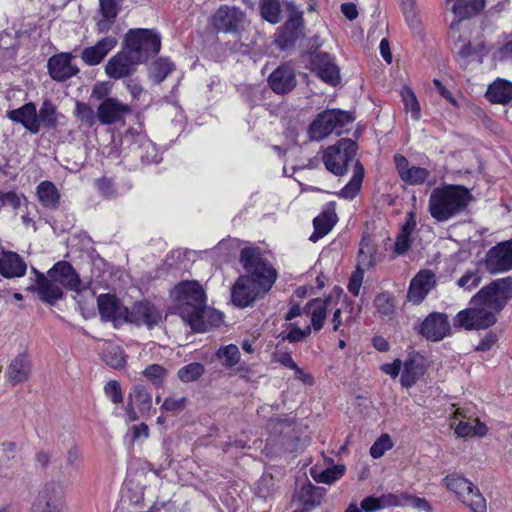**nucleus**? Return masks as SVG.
Instances as JSON below:
<instances>
[{
    "mask_svg": "<svg viewBox=\"0 0 512 512\" xmlns=\"http://www.w3.org/2000/svg\"><path fill=\"white\" fill-rule=\"evenodd\" d=\"M311 70L325 83L336 86L340 83V70L334 60L325 52H315L310 56Z\"/></svg>",
    "mask_w": 512,
    "mask_h": 512,
    "instance_id": "obj_13",
    "label": "nucleus"
},
{
    "mask_svg": "<svg viewBox=\"0 0 512 512\" xmlns=\"http://www.w3.org/2000/svg\"><path fill=\"white\" fill-rule=\"evenodd\" d=\"M139 63L123 48L112 56L105 65V73L110 79L119 80L130 77Z\"/></svg>",
    "mask_w": 512,
    "mask_h": 512,
    "instance_id": "obj_15",
    "label": "nucleus"
},
{
    "mask_svg": "<svg viewBox=\"0 0 512 512\" xmlns=\"http://www.w3.org/2000/svg\"><path fill=\"white\" fill-rule=\"evenodd\" d=\"M204 372L205 368L201 363L193 362L181 367L177 376L182 382L189 383L198 380Z\"/></svg>",
    "mask_w": 512,
    "mask_h": 512,
    "instance_id": "obj_47",
    "label": "nucleus"
},
{
    "mask_svg": "<svg viewBox=\"0 0 512 512\" xmlns=\"http://www.w3.org/2000/svg\"><path fill=\"white\" fill-rule=\"evenodd\" d=\"M400 3L409 27L418 32L421 22L415 9V0H400Z\"/></svg>",
    "mask_w": 512,
    "mask_h": 512,
    "instance_id": "obj_49",
    "label": "nucleus"
},
{
    "mask_svg": "<svg viewBox=\"0 0 512 512\" xmlns=\"http://www.w3.org/2000/svg\"><path fill=\"white\" fill-rule=\"evenodd\" d=\"M76 116L84 123L92 126L95 124L96 116L94 110L85 103H77L75 109Z\"/></svg>",
    "mask_w": 512,
    "mask_h": 512,
    "instance_id": "obj_61",
    "label": "nucleus"
},
{
    "mask_svg": "<svg viewBox=\"0 0 512 512\" xmlns=\"http://www.w3.org/2000/svg\"><path fill=\"white\" fill-rule=\"evenodd\" d=\"M143 375L151 381L154 386L160 387L167 376V370L159 364H152L145 368Z\"/></svg>",
    "mask_w": 512,
    "mask_h": 512,
    "instance_id": "obj_54",
    "label": "nucleus"
},
{
    "mask_svg": "<svg viewBox=\"0 0 512 512\" xmlns=\"http://www.w3.org/2000/svg\"><path fill=\"white\" fill-rule=\"evenodd\" d=\"M187 404V398L184 396L177 397L175 395H171L167 397L163 404L161 405L160 409L162 411H169L173 413L180 412L184 410Z\"/></svg>",
    "mask_w": 512,
    "mask_h": 512,
    "instance_id": "obj_57",
    "label": "nucleus"
},
{
    "mask_svg": "<svg viewBox=\"0 0 512 512\" xmlns=\"http://www.w3.org/2000/svg\"><path fill=\"white\" fill-rule=\"evenodd\" d=\"M353 118L348 112L342 110H326L320 113L309 126V136L312 140H322L335 132L340 135L343 128L351 123Z\"/></svg>",
    "mask_w": 512,
    "mask_h": 512,
    "instance_id": "obj_7",
    "label": "nucleus"
},
{
    "mask_svg": "<svg viewBox=\"0 0 512 512\" xmlns=\"http://www.w3.org/2000/svg\"><path fill=\"white\" fill-rule=\"evenodd\" d=\"M162 319V313L150 302H136L130 309H127V322L138 326L145 325L152 328Z\"/></svg>",
    "mask_w": 512,
    "mask_h": 512,
    "instance_id": "obj_17",
    "label": "nucleus"
},
{
    "mask_svg": "<svg viewBox=\"0 0 512 512\" xmlns=\"http://www.w3.org/2000/svg\"><path fill=\"white\" fill-rule=\"evenodd\" d=\"M311 334V326L307 325L303 329L291 323L288 326V332L281 334L283 340H288L290 343H297L303 341Z\"/></svg>",
    "mask_w": 512,
    "mask_h": 512,
    "instance_id": "obj_53",
    "label": "nucleus"
},
{
    "mask_svg": "<svg viewBox=\"0 0 512 512\" xmlns=\"http://www.w3.org/2000/svg\"><path fill=\"white\" fill-rule=\"evenodd\" d=\"M102 359L104 362L114 369L123 368L126 364V356L124 351L116 345L108 344L103 352Z\"/></svg>",
    "mask_w": 512,
    "mask_h": 512,
    "instance_id": "obj_44",
    "label": "nucleus"
},
{
    "mask_svg": "<svg viewBox=\"0 0 512 512\" xmlns=\"http://www.w3.org/2000/svg\"><path fill=\"white\" fill-rule=\"evenodd\" d=\"M487 432V427L478 419L467 418L460 420L455 425V433L460 437L467 436H484Z\"/></svg>",
    "mask_w": 512,
    "mask_h": 512,
    "instance_id": "obj_37",
    "label": "nucleus"
},
{
    "mask_svg": "<svg viewBox=\"0 0 512 512\" xmlns=\"http://www.w3.org/2000/svg\"><path fill=\"white\" fill-rule=\"evenodd\" d=\"M39 202L47 208L54 209L58 206L60 193L51 181H42L36 188Z\"/></svg>",
    "mask_w": 512,
    "mask_h": 512,
    "instance_id": "obj_36",
    "label": "nucleus"
},
{
    "mask_svg": "<svg viewBox=\"0 0 512 512\" xmlns=\"http://www.w3.org/2000/svg\"><path fill=\"white\" fill-rule=\"evenodd\" d=\"M451 332L448 317L444 313L433 312L429 314L420 325L419 333L427 340L440 341Z\"/></svg>",
    "mask_w": 512,
    "mask_h": 512,
    "instance_id": "obj_16",
    "label": "nucleus"
},
{
    "mask_svg": "<svg viewBox=\"0 0 512 512\" xmlns=\"http://www.w3.org/2000/svg\"><path fill=\"white\" fill-rule=\"evenodd\" d=\"M429 176L430 172L427 169L412 166L406 172H404L401 180L409 185H420L423 184Z\"/></svg>",
    "mask_w": 512,
    "mask_h": 512,
    "instance_id": "obj_50",
    "label": "nucleus"
},
{
    "mask_svg": "<svg viewBox=\"0 0 512 512\" xmlns=\"http://www.w3.org/2000/svg\"><path fill=\"white\" fill-rule=\"evenodd\" d=\"M268 429L275 435L278 434L290 438L294 435L295 423L288 418H273L268 423Z\"/></svg>",
    "mask_w": 512,
    "mask_h": 512,
    "instance_id": "obj_46",
    "label": "nucleus"
},
{
    "mask_svg": "<svg viewBox=\"0 0 512 512\" xmlns=\"http://www.w3.org/2000/svg\"><path fill=\"white\" fill-rule=\"evenodd\" d=\"M485 6V0H458L452 6L453 13L459 18L451 24V37L456 39L460 20L478 14Z\"/></svg>",
    "mask_w": 512,
    "mask_h": 512,
    "instance_id": "obj_30",
    "label": "nucleus"
},
{
    "mask_svg": "<svg viewBox=\"0 0 512 512\" xmlns=\"http://www.w3.org/2000/svg\"><path fill=\"white\" fill-rule=\"evenodd\" d=\"M425 373V366L419 359L410 357L403 363L401 385L406 388L413 386Z\"/></svg>",
    "mask_w": 512,
    "mask_h": 512,
    "instance_id": "obj_34",
    "label": "nucleus"
},
{
    "mask_svg": "<svg viewBox=\"0 0 512 512\" xmlns=\"http://www.w3.org/2000/svg\"><path fill=\"white\" fill-rule=\"evenodd\" d=\"M392 447L391 439L387 434L381 435L371 446L370 455L374 458H380L384 455L385 451Z\"/></svg>",
    "mask_w": 512,
    "mask_h": 512,
    "instance_id": "obj_60",
    "label": "nucleus"
},
{
    "mask_svg": "<svg viewBox=\"0 0 512 512\" xmlns=\"http://www.w3.org/2000/svg\"><path fill=\"white\" fill-rule=\"evenodd\" d=\"M472 196L461 185H444L435 188L429 197V212L439 222H444L466 209Z\"/></svg>",
    "mask_w": 512,
    "mask_h": 512,
    "instance_id": "obj_2",
    "label": "nucleus"
},
{
    "mask_svg": "<svg viewBox=\"0 0 512 512\" xmlns=\"http://www.w3.org/2000/svg\"><path fill=\"white\" fill-rule=\"evenodd\" d=\"M117 43L115 36H105L97 41L95 45L84 48L80 57L86 65L96 66L116 47Z\"/></svg>",
    "mask_w": 512,
    "mask_h": 512,
    "instance_id": "obj_23",
    "label": "nucleus"
},
{
    "mask_svg": "<svg viewBox=\"0 0 512 512\" xmlns=\"http://www.w3.org/2000/svg\"><path fill=\"white\" fill-rule=\"evenodd\" d=\"M28 289L36 292L43 302L50 305H54L64 297L60 284L44 274H38V284L30 286Z\"/></svg>",
    "mask_w": 512,
    "mask_h": 512,
    "instance_id": "obj_24",
    "label": "nucleus"
},
{
    "mask_svg": "<svg viewBox=\"0 0 512 512\" xmlns=\"http://www.w3.org/2000/svg\"><path fill=\"white\" fill-rule=\"evenodd\" d=\"M36 119L38 120L39 130L41 126L46 128H55L57 125V112L56 107L52 104L51 101L45 100L39 110V113L36 112Z\"/></svg>",
    "mask_w": 512,
    "mask_h": 512,
    "instance_id": "obj_41",
    "label": "nucleus"
},
{
    "mask_svg": "<svg viewBox=\"0 0 512 512\" xmlns=\"http://www.w3.org/2000/svg\"><path fill=\"white\" fill-rule=\"evenodd\" d=\"M100 13L101 18L96 22L95 29L101 34L106 33L111 29L119 12L100 10Z\"/></svg>",
    "mask_w": 512,
    "mask_h": 512,
    "instance_id": "obj_56",
    "label": "nucleus"
},
{
    "mask_svg": "<svg viewBox=\"0 0 512 512\" xmlns=\"http://www.w3.org/2000/svg\"><path fill=\"white\" fill-rule=\"evenodd\" d=\"M364 169L358 160L355 161L354 175L339 192V196L344 199H353L359 192L363 181Z\"/></svg>",
    "mask_w": 512,
    "mask_h": 512,
    "instance_id": "obj_38",
    "label": "nucleus"
},
{
    "mask_svg": "<svg viewBox=\"0 0 512 512\" xmlns=\"http://www.w3.org/2000/svg\"><path fill=\"white\" fill-rule=\"evenodd\" d=\"M344 472L345 467L343 465H335L321 471L318 475H313V478L315 481L320 483L332 484L336 480L340 479Z\"/></svg>",
    "mask_w": 512,
    "mask_h": 512,
    "instance_id": "obj_51",
    "label": "nucleus"
},
{
    "mask_svg": "<svg viewBox=\"0 0 512 512\" xmlns=\"http://www.w3.org/2000/svg\"><path fill=\"white\" fill-rule=\"evenodd\" d=\"M261 17L271 24L280 22L281 6L278 0H261L259 4Z\"/></svg>",
    "mask_w": 512,
    "mask_h": 512,
    "instance_id": "obj_45",
    "label": "nucleus"
},
{
    "mask_svg": "<svg viewBox=\"0 0 512 512\" xmlns=\"http://www.w3.org/2000/svg\"><path fill=\"white\" fill-rule=\"evenodd\" d=\"M302 25V13H294L293 15H291L284 25L285 31L289 32L287 40H294L298 36Z\"/></svg>",
    "mask_w": 512,
    "mask_h": 512,
    "instance_id": "obj_58",
    "label": "nucleus"
},
{
    "mask_svg": "<svg viewBox=\"0 0 512 512\" xmlns=\"http://www.w3.org/2000/svg\"><path fill=\"white\" fill-rule=\"evenodd\" d=\"M27 264L16 252L8 251L0 257V274L8 279L20 278L26 274Z\"/></svg>",
    "mask_w": 512,
    "mask_h": 512,
    "instance_id": "obj_29",
    "label": "nucleus"
},
{
    "mask_svg": "<svg viewBox=\"0 0 512 512\" xmlns=\"http://www.w3.org/2000/svg\"><path fill=\"white\" fill-rule=\"evenodd\" d=\"M375 306L382 315H390L394 311V305L385 295H378L374 300Z\"/></svg>",
    "mask_w": 512,
    "mask_h": 512,
    "instance_id": "obj_64",
    "label": "nucleus"
},
{
    "mask_svg": "<svg viewBox=\"0 0 512 512\" xmlns=\"http://www.w3.org/2000/svg\"><path fill=\"white\" fill-rule=\"evenodd\" d=\"M294 70L288 65L279 66L268 78L270 88L277 94H286L296 86Z\"/></svg>",
    "mask_w": 512,
    "mask_h": 512,
    "instance_id": "obj_25",
    "label": "nucleus"
},
{
    "mask_svg": "<svg viewBox=\"0 0 512 512\" xmlns=\"http://www.w3.org/2000/svg\"><path fill=\"white\" fill-rule=\"evenodd\" d=\"M221 365L225 368H232L239 363L241 354L239 348L234 344L221 346L215 353Z\"/></svg>",
    "mask_w": 512,
    "mask_h": 512,
    "instance_id": "obj_43",
    "label": "nucleus"
},
{
    "mask_svg": "<svg viewBox=\"0 0 512 512\" xmlns=\"http://www.w3.org/2000/svg\"><path fill=\"white\" fill-rule=\"evenodd\" d=\"M376 252L377 248L372 239L369 236H363L360 242L358 265L364 268L373 266Z\"/></svg>",
    "mask_w": 512,
    "mask_h": 512,
    "instance_id": "obj_39",
    "label": "nucleus"
},
{
    "mask_svg": "<svg viewBox=\"0 0 512 512\" xmlns=\"http://www.w3.org/2000/svg\"><path fill=\"white\" fill-rule=\"evenodd\" d=\"M443 482L471 512H487V502L479 488L465 477L452 473Z\"/></svg>",
    "mask_w": 512,
    "mask_h": 512,
    "instance_id": "obj_5",
    "label": "nucleus"
},
{
    "mask_svg": "<svg viewBox=\"0 0 512 512\" xmlns=\"http://www.w3.org/2000/svg\"><path fill=\"white\" fill-rule=\"evenodd\" d=\"M397 504L396 497L393 495H389L387 497L383 498H376V497H366L361 501V508L365 512H375L379 509H381L385 504Z\"/></svg>",
    "mask_w": 512,
    "mask_h": 512,
    "instance_id": "obj_52",
    "label": "nucleus"
},
{
    "mask_svg": "<svg viewBox=\"0 0 512 512\" xmlns=\"http://www.w3.org/2000/svg\"><path fill=\"white\" fill-rule=\"evenodd\" d=\"M346 309H347V312L349 313V315L345 318V320H343L342 318V313H343V308H337L334 313H333V316H332V325H333V331L335 332H339L341 335H344V330L341 329L342 326H349L351 321H352V317H351V313H352V310H353V307L346 304Z\"/></svg>",
    "mask_w": 512,
    "mask_h": 512,
    "instance_id": "obj_55",
    "label": "nucleus"
},
{
    "mask_svg": "<svg viewBox=\"0 0 512 512\" xmlns=\"http://www.w3.org/2000/svg\"><path fill=\"white\" fill-rule=\"evenodd\" d=\"M123 48L141 64L159 53L161 37L152 29H130L125 35Z\"/></svg>",
    "mask_w": 512,
    "mask_h": 512,
    "instance_id": "obj_3",
    "label": "nucleus"
},
{
    "mask_svg": "<svg viewBox=\"0 0 512 512\" xmlns=\"http://www.w3.org/2000/svg\"><path fill=\"white\" fill-rule=\"evenodd\" d=\"M400 96L405 111L411 114V118L414 121H418L421 118V108L415 93L410 87L404 86L400 90Z\"/></svg>",
    "mask_w": 512,
    "mask_h": 512,
    "instance_id": "obj_42",
    "label": "nucleus"
},
{
    "mask_svg": "<svg viewBox=\"0 0 512 512\" xmlns=\"http://www.w3.org/2000/svg\"><path fill=\"white\" fill-rule=\"evenodd\" d=\"M30 374L31 362L29 357L25 354H20L16 356L11 361L6 371L7 380L12 385H16L18 383L28 380Z\"/></svg>",
    "mask_w": 512,
    "mask_h": 512,
    "instance_id": "obj_31",
    "label": "nucleus"
},
{
    "mask_svg": "<svg viewBox=\"0 0 512 512\" xmlns=\"http://www.w3.org/2000/svg\"><path fill=\"white\" fill-rule=\"evenodd\" d=\"M486 268L493 274L512 269V240L502 242L488 251Z\"/></svg>",
    "mask_w": 512,
    "mask_h": 512,
    "instance_id": "obj_19",
    "label": "nucleus"
},
{
    "mask_svg": "<svg viewBox=\"0 0 512 512\" xmlns=\"http://www.w3.org/2000/svg\"><path fill=\"white\" fill-rule=\"evenodd\" d=\"M337 221V215L334 208L324 210L314 221V232L310 235L309 239L312 242H317L331 231Z\"/></svg>",
    "mask_w": 512,
    "mask_h": 512,
    "instance_id": "obj_33",
    "label": "nucleus"
},
{
    "mask_svg": "<svg viewBox=\"0 0 512 512\" xmlns=\"http://www.w3.org/2000/svg\"><path fill=\"white\" fill-rule=\"evenodd\" d=\"M267 292L258 284L253 282L251 276H240L234 283L231 290L232 302L240 308L250 306L260 296L265 295Z\"/></svg>",
    "mask_w": 512,
    "mask_h": 512,
    "instance_id": "obj_11",
    "label": "nucleus"
},
{
    "mask_svg": "<svg viewBox=\"0 0 512 512\" xmlns=\"http://www.w3.org/2000/svg\"><path fill=\"white\" fill-rule=\"evenodd\" d=\"M355 156L356 143L352 139L342 138L324 151L323 162L328 171L341 176L347 172V167L354 161Z\"/></svg>",
    "mask_w": 512,
    "mask_h": 512,
    "instance_id": "obj_8",
    "label": "nucleus"
},
{
    "mask_svg": "<svg viewBox=\"0 0 512 512\" xmlns=\"http://www.w3.org/2000/svg\"><path fill=\"white\" fill-rule=\"evenodd\" d=\"M64 492V486L60 482H47L39 492L31 512H61L64 506Z\"/></svg>",
    "mask_w": 512,
    "mask_h": 512,
    "instance_id": "obj_10",
    "label": "nucleus"
},
{
    "mask_svg": "<svg viewBox=\"0 0 512 512\" xmlns=\"http://www.w3.org/2000/svg\"><path fill=\"white\" fill-rule=\"evenodd\" d=\"M7 118L14 123L21 124L32 134L39 133L38 120L36 119V105L32 102L23 106L7 111Z\"/></svg>",
    "mask_w": 512,
    "mask_h": 512,
    "instance_id": "obj_27",
    "label": "nucleus"
},
{
    "mask_svg": "<svg viewBox=\"0 0 512 512\" xmlns=\"http://www.w3.org/2000/svg\"><path fill=\"white\" fill-rule=\"evenodd\" d=\"M199 318L205 323L206 330L210 327H217L223 322V314L220 311L208 308L207 305H205Z\"/></svg>",
    "mask_w": 512,
    "mask_h": 512,
    "instance_id": "obj_59",
    "label": "nucleus"
},
{
    "mask_svg": "<svg viewBox=\"0 0 512 512\" xmlns=\"http://www.w3.org/2000/svg\"><path fill=\"white\" fill-rule=\"evenodd\" d=\"M245 19V13L236 6L222 5L214 13L212 23L215 29L225 33L238 31Z\"/></svg>",
    "mask_w": 512,
    "mask_h": 512,
    "instance_id": "obj_14",
    "label": "nucleus"
},
{
    "mask_svg": "<svg viewBox=\"0 0 512 512\" xmlns=\"http://www.w3.org/2000/svg\"><path fill=\"white\" fill-rule=\"evenodd\" d=\"M174 68V64L168 58L161 57L150 65L149 77L159 84L164 81Z\"/></svg>",
    "mask_w": 512,
    "mask_h": 512,
    "instance_id": "obj_40",
    "label": "nucleus"
},
{
    "mask_svg": "<svg viewBox=\"0 0 512 512\" xmlns=\"http://www.w3.org/2000/svg\"><path fill=\"white\" fill-rule=\"evenodd\" d=\"M173 294L181 318L194 331H206L205 323L199 318L206 305L203 287L196 281H186L178 284L174 288Z\"/></svg>",
    "mask_w": 512,
    "mask_h": 512,
    "instance_id": "obj_1",
    "label": "nucleus"
},
{
    "mask_svg": "<svg viewBox=\"0 0 512 512\" xmlns=\"http://www.w3.org/2000/svg\"><path fill=\"white\" fill-rule=\"evenodd\" d=\"M136 408L142 415H149L152 411V395L142 386H135L128 395L126 405L127 421L133 422L138 419Z\"/></svg>",
    "mask_w": 512,
    "mask_h": 512,
    "instance_id": "obj_18",
    "label": "nucleus"
},
{
    "mask_svg": "<svg viewBox=\"0 0 512 512\" xmlns=\"http://www.w3.org/2000/svg\"><path fill=\"white\" fill-rule=\"evenodd\" d=\"M131 112V107L116 98H105L97 108V118L103 125H111L122 120Z\"/></svg>",
    "mask_w": 512,
    "mask_h": 512,
    "instance_id": "obj_21",
    "label": "nucleus"
},
{
    "mask_svg": "<svg viewBox=\"0 0 512 512\" xmlns=\"http://www.w3.org/2000/svg\"><path fill=\"white\" fill-rule=\"evenodd\" d=\"M48 276L57 281L62 288L70 291L81 292L87 289V284L84 283L73 266L67 261H59L48 270Z\"/></svg>",
    "mask_w": 512,
    "mask_h": 512,
    "instance_id": "obj_12",
    "label": "nucleus"
},
{
    "mask_svg": "<svg viewBox=\"0 0 512 512\" xmlns=\"http://www.w3.org/2000/svg\"><path fill=\"white\" fill-rule=\"evenodd\" d=\"M71 53H60L48 60V71L52 79L62 82L75 76L79 69L72 63Z\"/></svg>",
    "mask_w": 512,
    "mask_h": 512,
    "instance_id": "obj_22",
    "label": "nucleus"
},
{
    "mask_svg": "<svg viewBox=\"0 0 512 512\" xmlns=\"http://www.w3.org/2000/svg\"><path fill=\"white\" fill-rule=\"evenodd\" d=\"M460 36H458L456 42H458ZM456 60L461 67H466L472 60L482 61L483 57L489 52V49L483 41L467 42L460 46L456 43Z\"/></svg>",
    "mask_w": 512,
    "mask_h": 512,
    "instance_id": "obj_28",
    "label": "nucleus"
},
{
    "mask_svg": "<svg viewBox=\"0 0 512 512\" xmlns=\"http://www.w3.org/2000/svg\"><path fill=\"white\" fill-rule=\"evenodd\" d=\"M240 263L247 273L244 276H251L253 282L258 284V287H261L266 292L270 291L277 279V272L257 249L251 247L243 248L240 253Z\"/></svg>",
    "mask_w": 512,
    "mask_h": 512,
    "instance_id": "obj_4",
    "label": "nucleus"
},
{
    "mask_svg": "<svg viewBox=\"0 0 512 512\" xmlns=\"http://www.w3.org/2000/svg\"><path fill=\"white\" fill-rule=\"evenodd\" d=\"M512 298V276L497 279L483 287L473 298L475 305H484L499 312Z\"/></svg>",
    "mask_w": 512,
    "mask_h": 512,
    "instance_id": "obj_6",
    "label": "nucleus"
},
{
    "mask_svg": "<svg viewBox=\"0 0 512 512\" xmlns=\"http://www.w3.org/2000/svg\"><path fill=\"white\" fill-rule=\"evenodd\" d=\"M436 285V275L431 270H420L411 280L407 298L414 304L421 303Z\"/></svg>",
    "mask_w": 512,
    "mask_h": 512,
    "instance_id": "obj_20",
    "label": "nucleus"
},
{
    "mask_svg": "<svg viewBox=\"0 0 512 512\" xmlns=\"http://www.w3.org/2000/svg\"><path fill=\"white\" fill-rule=\"evenodd\" d=\"M481 281L480 276H478L473 271H467L457 282L458 286L465 290H472L476 288Z\"/></svg>",
    "mask_w": 512,
    "mask_h": 512,
    "instance_id": "obj_63",
    "label": "nucleus"
},
{
    "mask_svg": "<svg viewBox=\"0 0 512 512\" xmlns=\"http://www.w3.org/2000/svg\"><path fill=\"white\" fill-rule=\"evenodd\" d=\"M98 309L101 317L105 320L114 322L125 321L127 317V307L114 296L101 294L98 299Z\"/></svg>",
    "mask_w": 512,
    "mask_h": 512,
    "instance_id": "obj_26",
    "label": "nucleus"
},
{
    "mask_svg": "<svg viewBox=\"0 0 512 512\" xmlns=\"http://www.w3.org/2000/svg\"><path fill=\"white\" fill-rule=\"evenodd\" d=\"M330 302V297L326 299L315 298L306 304L303 311L311 318V330L319 331L322 329Z\"/></svg>",
    "mask_w": 512,
    "mask_h": 512,
    "instance_id": "obj_32",
    "label": "nucleus"
},
{
    "mask_svg": "<svg viewBox=\"0 0 512 512\" xmlns=\"http://www.w3.org/2000/svg\"><path fill=\"white\" fill-rule=\"evenodd\" d=\"M487 98L493 103H508L512 100V83L507 80L497 79L489 85Z\"/></svg>",
    "mask_w": 512,
    "mask_h": 512,
    "instance_id": "obj_35",
    "label": "nucleus"
},
{
    "mask_svg": "<svg viewBox=\"0 0 512 512\" xmlns=\"http://www.w3.org/2000/svg\"><path fill=\"white\" fill-rule=\"evenodd\" d=\"M494 312L484 305L464 309L456 315L454 326L462 327L466 330L486 329L496 322Z\"/></svg>",
    "mask_w": 512,
    "mask_h": 512,
    "instance_id": "obj_9",
    "label": "nucleus"
},
{
    "mask_svg": "<svg viewBox=\"0 0 512 512\" xmlns=\"http://www.w3.org/2000/svg\"><path fill=\"white\" fill-rule=\"evenodd\" d=\"M105 394L111 399L113 403H121L123 401V394L118 381L111 380L106 383L104 387Z\"/></svg>",
    "mask_w": 512,
    "mask_h": 512,
    "instance_id": "obj_62",
    "label": "nucleus"
},
{
    "mask_svg": "<svg viewBox=\"0 0 512 512\" xmlns=\"http://www.w3.org/2000/svg\"><path fill=\"white\" fill-rule=\"evenodd\" d=\"M16 455V445L13 442H4L0 444V473L7 475L6 469H9Z\"/></svg>",
    "mask_w": 512,
    "mask_h": 512,
    "instance_id": "obj_48",
    "label": "nucleus"
}]
</instances>
